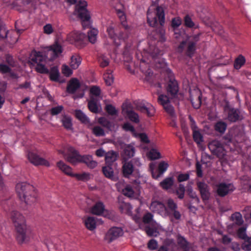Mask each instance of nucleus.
<instances>
[{
    "label": "nucleus",
    "mask_w": 251,
    "mask_h": 251,
    "mask_svg": "<svg viewBox=\"0 0 251 251\" xmlns=\"http://www.w3.org/2000/svg\"><path fill=\"white\" fill-rule=\"evenodd\" d=\"M147 22L149 25L152 27H155L158 25V22L160 26L155 29L151 33L152 38L158 42H164L166 40L165 30L163 27L165 23V13L162 7L158 6L154 12H147Z\"/></svg>",
    "instance_id": "obj_1"
},
{
    "label": "nucleus",
    "mask_w": 251,
    "mask_h": 251,
    "mask_svg": "<svg viewBox=\"0 0 251 251\" xmlns=\"http://www.w3.org/2000/svg\"><path fill=\"white\" fill-rule=\"evenodd\" d=\"M11 218L17 231V240L19 244L27 241L30 234V230L25 224L24 217L17 211L11 213Z\"/></svg>",
    "instance_id": "obj_2"
},
{
    "label": "nucleus",
    "mask_w": 251,
    "mask_h": 251,
    "mask_svg": "<svg viewBox=\"0 0 251 251\" xmlns=\"http://www.w3.org/2000/svg\"><path fill=\"white\" fill-rule=\"evenodd\" d=\"M16 191L20 200L27 204L31 205L36 201V192L34 187L29 183L25 182L17 183Z\"/></svg>",
    "instance_id": "obj_3"
},
{
    "label": "nucleus",
    "mask_w": 251,
    "mask_h": 251,
    "mask_svg": "<svg viewBox=\"0 0 251 251\" xmlns=\"http://www.w3.org/2000/svg\"><path fill=\"white\" fill-rule=\"evenodd\" d=\"M87 7V2L85 0H80L76 4L74 12V15H77L82 21V25L84 28L88 27V25L86 23L90 19V15Z\"/></svg>",
    "instance_id": "obj_4"
},
{
    "label": "nucleus",
    "mask_w": 251,
    "mask_h": 251,
    "mask_svg": "<svg viewBox=\"0 0 251 251\" xmlns=\"http://www.w3.org/2000/svg\"><path fill=\"white\" fill-rule=\"evenodd\" d=\"M142 165L139 158H134L130 160H124L123 162L122 173L123 176L129 178L132 173L137 170Z\"/></svg>",
    "instance_id": "obj_5"
},
{
    "label": "nucleus",
    "mask_w": 251,
    "mask_h": 251,
    "mask_svg": "<svg viewBox=\"0 0 251 251\" xmlns=\"http://www.w3.org/2000/svg\"><path fill=\"white\" fill-rule=\"evenodd\" d=\"M165 73L168 80L167 87L168 93L172 97H174L177 95L178 91V83L175 79L174 74L171 69H166Z\"/></svg>",
    "instance_id": "obj_6"
},
{
    "label": "nucleus",
    "mask_w": 251,
    "mask_h": 251,
    "mask_svg": "<svg viewBox=\"0 0 251 251\" xmlns=\"http://www.w3.org/2000/svg\"><path fill=\"white\" fill-rule=\"evenodd\" d=\"M67 39L70 43L75 45L78 48H81L85 44L87 36L83 33L74 31L68 35Z\"/></svg>",
    "instance_id": "obj_7"
},
{
    "label": "nucleus",
    "mask_w": 251,
    "mask_h": 251,
    "mask_svg": "<svg viewBox=\"0 0 251 251\" xmlns=\"http://www.w3.org/2000/svg\"><path fill=\"white\" fill-rule=\"evenodd\" d=\"M60 153H62L65 159L71 164H75L79 162L81 155L72 147H68L66 151H60Z\"/></svg>",
    "instance_id": "obj_8"
},
{
    "label": "nucleus",
    "mask_w": 251,
    "mask_h": 251,
    "mask_svg": "<svg viewBox=\"0 0 251 251\" xmlns=\"http://www.w3.org/2000/svg\"><path fill=\"white\" fill-rule=\"evenodd\" d=\"M208 148L213 155L219 158H223L226 154L223 145L218 140H215L210 142L208 144Z\"/></svg>",
    "instance_id": "obj_9"
},
{
    "label": "nucleus",
    "mask_w": 251,
    "mask_h": 251,
    "mask_svg": "<svg viewBox=\"0 0 251 251\" xmlns=\"http://www.w3.org/2000/svg\"><path fill=\"white\" fill-rule=\"evenodd\" d=\"M224 110L227 113V119L230 122L234 123L243 119L240 110L237 108L230 107L228 103L225 106Z\"/></svg>",
    "instance_id": "obj_10"
},
{
    "label": "nucleus",
    "mask_w": 251,
    "mask_h": 251,
    "mask_svg": "<svg viewBox=\"0 0 251 251\" xmlns=\"http://www.w3.org/2000/svg\"><path fill=\"white\" fill-rule=\"evenodd\" d=\"M135 105L137 110L146 114L148 117H151L154 114V107L145 101H137L135 102Z\"/></svg>",
    "instance_id": "obj_11"
},
{
    "label": "nucleus",
    "mask_w": 251,
    "mask_h": 251,
    "mask_svg": "<svg viewBox=\"0 0 251 251\" xmlns=\"http://www.w3.org/2000/svg\"><path fill=\"white\" fill-rule=\"evenodd\" d=\"M235 189L232 183L221 182L217 185L216 193L221 197H224Z\"/></svg>",
    "instance_id": "obj_12"
},
{
    "label": "nucleus",
    "mask_w": 251,
    "mask_h": 251,
    "mask_svg": "<svg viewBox=\"0 0 251 251\" xmlns=\"http://www.w3.org/2000/svg\"><path fill=\"white\" fill-rule=\"evenodd\" d=\"M123 230L121 227L114 226L110 228L106 232L104 239L108 243L113 242L119 237L123 235Z\"/></svg>",
    "instance_id": "obj_13"
},
{
    "label": "nucleus",
    "mask_w": 251,
    "mask_h": 251,
    "mask_svg": "<svg viewBox=\"0 0 251 251\" xmlns=\"http://www.w3.org/2000/svg\"><path fill=\"white\" fill-rule=\"evenodd\" d=\"M28 160L35 166L44 165L47 167L50 166V163L46 159L40 157L36 153L29 151L27 154Z\"/></svg>",
    "instance_id": "obj_14"
},
{
    "label": "nucleus",
    "mask_w": 251,
    "mask_h": 251,
    "mask_svg": "<svg viewBox=\"0 0 251 251\" xmlns=\"http://www.w3.org/2000/svg\"><path fill=\"white\" fill-rule=\"evenodd\" d=\"M200 34L194 35L188 41V46L186 54L189 57H192L196 50V44L200 39Z\"/></svg>",
    "instance_id": "obj_15"
},
{
    "label": "nucleus",
    "mask_w": 251,
    "mask_h": 251,
    "mask_svg": "<svg viewBox=\"0 0 251 251\" xmlns=\"http://www.w3.org/2000/svg\"><path fill=\"white\" fill-rule=\"evenodd\" d=\"M201 93L200 90H195L190 92V100L193 107L198 109L201 104Z\"/></svg>",
    "instance_id": "obj_16"
},
{
    "label": "nucleus",
    "mask_w": 251,
    "mask_h": 251,
    "mask_svg": "<svg viewBox=\"0 0 251 251\" xmlns=\"http://www.w3.org/2000/svg\"><path fill=\"white\" fill-rule=\"evenodd\" d=\"M167 207L169 211L167 212L169 215H172L175 219L179 220L181 218V214L180 212L176 210L177 205L175 203L174 200L172 199H169L167 201Z\"/></svg>",
    "instance_id": "obj_17"
},
{
    "label": "nucleus",
    "mask_w": 251,
    "mask_h": 251,
    "mask_svg": "<svg viewBox=\"0 0 251 251\" xmlns=\"http://www.w3.org/2000/svg\"><path fill=\"white\" fill-rule=\"evenodd\" d=\"M197 184L203 201H208L210 195L208 185L204 182L201 181L198 182Z\"/></svg>",
    "instance_id": "obj_18"
},
{
    "label": "nucleus",
    "mask_w": 251,
    "mask_h": 251,
    "mask_svg": "<svg viewBox=\"0 0 251 251\" xmlns=\"http://www.w3.org/2000/svg\"><path fill=\"white\" fill-rule=\"evenodd\" d=\"M48 52H50L52 54L50 59L57 58L63 51L62 46L57 42H55L53 44L48 47Z\"/></svg>",
    "instance_id": "obj_19"
},
{
    "label": "nucleus",
    "mask_w": 251,
    "mask_h": 251,
    "mask_svg": "<svg viewBox=\"0 0 251 251\" xmlns=\"http://www.w3.org/2000/svg\"><path fill=\"white\" fill-rule=\"evenodd\" d=\"M140 69L141 71L145 74V80L150 83H152L153 82V72L151 69L149 67V65L146 64L143 60L142 61V64L140 65Z\"/></svg>",
    "instance_id": "obj_20"
},
{
    "label": "nucleus",
    "mask_w": 251,
    "mask_h": 251,
    "mask_svg": "<svg viewBox=\"0 0 251 251\" xmlns=\"http://www.w3.org/2000/svg\"><path fill=\"white\" fill-rule=\"evenodd\" d=\"M30 60L32 63L37 64L45 62L46 58L40 51H33L30 56Z\"/></svg>",
    "instance_id": "obj_21"
},
{
    "label": "nucleus",
    "mask_w": 251,
    "mask_h": 251,
    "mask_svg": "<svg viewBox=\"0 0 251 251\" xmlns=\"http://www.w3.org/2000/svg\"><path fill=\"white\" fill-rule=\"evenodd\" d=\"M79 163H84L91 169L95 168L98 164L96 161L93 160L92 156L90 155H81Z\"/></svg>",
    "instance_id": "obj_22"
},
{
    "label": "nucleus",
    "mask_w": 251,
    "mask_h": 251,
    "mask_svg": "<svg viewBox=\"0 0 251 251\" xmlns=\"http://www.w3.org/2000/svg\"><path fill=\"white\" fill-rule=\"evenodd\" d=\"M169 165L165 161H161L159 163L158 167V169L156 172H152V176L155 179H157L168 168Z\"/></svg>",
    "instance_id": "obj_23"
},
{
    "label": "nucleus",
    "mask_w": 251,
    "mask_h": 251,
    "mask_svg": "<svg viewBox=\"0 0 251 251\" xmlns=\"http://www.w3.org/2000/svg\"><path fill=\"white\" fill-rule=\"evenodd\" d=\"M135 153L134 147L131 145H126L123 151V157L124 160H128L133 157Z\"/></svg>",
    "instance_id": "obj_24"
},
{
    "label": "nucleus",
    "mask_w": 251,
    "mask_h": 251,
    "mask_svg": "<svg viewBox=\"0 0 251 251\" xmlns=\"http://www.w3.org/2000/svg\"><path fill=\"white\" fill-rule=\"evenodd\" d=\"M118 153L113 151L107 152L105 154V164L113 165L118 158Z\"/></svg>",
    "instance_id": "obj_25"
},
{
    "label": "nucleus",
    "mask_w": 251,
    "mask_h": 251,
    "mask_svg": "<svg viewBox=\"0 0 251 251\" xmlns=\"http://www.w3.org/2000/svg\"><path fill=\"white\" fill-rule=\"evenodd\" d=\"M79 81L76 78H72L67 87V91L69 93L74 94L80 87Z\"/></svg>",
    "instance_id": "obj_26"
},
{
    "label": "nucleus",
    "mask_w": 251,
    "mask_h": 251,
    "mask_svg": "<svg viewBox=\"0 0 251 251\" xmlns=\"http://www.w3.org/2000/svg\"><path fill=\"white\" fill-rule=\"evenodd\" d=\"M123 111L126 115L130 121L136 124L139 123L140 120L139 115L134 111L125 108H123Z\"/></svg>",
    "instance_id": "obj_27"
},
{
    "label": "nucleus",
    "mask_w": 251,
    "mask_h": 251,
    "mask_svg": "<svg viewBox=\"0 0 251 251\" xmlns=\"http://www.w3.org/2000/svg\"><path fill=\"white\" fill-rule=\"evenodd\" d=\"M105 210L104 205L101 201L96 202L91 208V212L96 215H101Z\"/></svg>",
    "instance_id": "obj_28"
},
{
    "label": "nucleus",
    "mask_w": 251,
    "mask_h": 251,
    "mask_svg": "<svg viewBox=\"0 0 251 251\" xmlns=\"http://www.w3.org/2000/svg\"><path fill=\"white\" fill-rule=\"evenodd\" d=\"M57 166L65 174L74 177L75 174L72 172V168L66 165L63 161H59L57 163Z\"/></svg>",
    "instance_id": "obj_29"
},
{
    "label": "nucleus",
    "mask_w": 251,
    "mask_h": 251,
    "mask_svg": "<svg viewBox=\"0 0 251 251\" xmlns=\"http://www.w3.org/2000/svg\"><path fill=\"white\" fill-rule=\"evenodd\" d=\"M123 27V30H121L119 33L118 38L117 42L121 43V41H126V40L129 37V28L127 25Z\"/></svg>",
    "instance_id": "obj_30"
},
{
    "label": "nucleus",
    "mask_w": 251,
    "mask_h": 251,
    "mask_svg": "<svg viewBox=\"0 0 251 251\" xmlns=\"http://www.w3.org/2000/svg\"><path fill=\"white\" fill-rule=\"evenodd\" d=\"M88 107L91 112L94 113H98L99 108L97 99L93 96H90V100L88 103Z\"/></svg>",
    "instance_id": "obj_31"
},
{
    "label": "nucleus",
    "mask_w": 251,
    "mask_h": 251,
    "mask_svg": "<svg viewBox=\"0 0 251 251\" xmlns=\"http://www.w3.org/2000/svg\"><path fill=\"white\" fill-rule=\"evenodd\" d=\"M61 122L63 127L67 130L73 129L72 119L68 115H64L62 116Z\"/></svg>",
    "instance_id": "obj_32"
},
{
    "label": "nucleus",
    "mask_w": 251,
    "mask_h": 251,
    "mask_svg": "<svg viewBox=\"0 0 251 251\" xmlns=\"http://www.w3.org/2000/svg\"><path fill=\"white\" fill-rule=\"evenodd\" d=\"M106 32L109 37L111 39L113 40L115 44L117 46H119L120 45V42H117V38L118 36L117 34L115 33V29L112 25H110L107 27Z\"/></svg>",
    "instance_id": "obj_33"
},
{
    "label": "nucleus",
    "mask_w": 251,
    "mask_h": 251,
    "mask_svg": "<svg viewBox=\"0 0 251 251\" xmlns=\"http://www.w3.org/2000/svg\"><path fill=\"white\" fill-rule=\"evenodd\" d=\"M84 224L88 229L93 231L96 228V219L93 217H88L84 220Z\"/></svg>",
    "instance_id": "obj_34"
},
{
    "label": "nucleus",
    "mask_w": 251,
    "mask_h": 251,
    "mask_svg": "<svg viewBox=\"0 0 251 251\" xmlns=\"http://www.w3.org/2000/svg\"><path fill=\"white\" fill-rule=\"evenodd\" d=\"M98 62L100 67H106L109 64V57L108 55L105 54H101L99 55L98 57Z\"/></svg>",
    "instance_id": "obj_35"
},
{
    "label": "nucleus",
    "mask_w": 251,
    "mask_h": 251,
    "mask_svg": "<svg viewBox=\"0 0 251 251\" xmlns=\"http://www.w3.org/2000/svg\"><path fill=\"white\" fill-rule=\"evenodd\" d=\"M176 241L178 245L183 250L189 249V243L184 236L178 234L176 236Z\"/></svg>",
    "instance_id": "obj_36"
},
{
    "label": "nucleus",
    "mask_w": 251,
    "mask_h": 251,
    "mask_svg": "<svg viewBox=\"0 0 251 251\" xmlns=\"http://www.w3.org/2000/svg\"><path fill=\"white\" fill-rule=\"evenodd\" d=\"M48 74L50 75L49 77L51 81L54 82L59 81L60 74L57 67H52Z\"/></svg>",
    "instance_id": "obj_37"
},
{
    "label": "nucleus",
    "mask_w": 251,
    "mask_h": 251,
    "mask_svg": "<svg viewBox=\"0 0 251 251\" xmlns=\"http://www.w3.org/2000/svg\"><path fill=\"white\" fill-rule=\"evenodd\" d=\"M174 184L173 177H169L160 182V186L164 190L170 189Z\"/></svg>",
    "instance_id": "obj_38"
},
{
    "label": "nucleus",
    "mask_w": 251,
    "mask_h": 251,
    "mask_svg": "<svg viewBox=\"0 0 251 251\" xmlns=\"http://www.w3.org/2000/svg\"><path fill=\"white\" fill-rule=\"evenodd\" d=\"M75 113V117L82 123L86 124L89 123V118L81 110H76Z\"/></svg>",
    "instance_id": "obj_39"
},
{
    "label": "nucleus",
    "mask_w": 251,
    "mask_h": 251,
    "mask_svg": "<svg viewBox=\"0 0 251 251\" xmlns=\"http://www.w3.org/2000/svg\"><path fill=\"white\" fill-rule=\"evenodd\" d=\"M245 57L242 54H240L234 60V67L236 70H239L245 64Z\"/></svg>",
    "instance_id": "obj_40"
},
{
    "label": "nucleus",
    "mask_w": 251,
    "mask_h": 251,
    "mask_svg": "<svg viewBox=\"0 0 251 251\" xmlns=\"http://www.w3.org/2000/svg\"><path fill=\"white\" fill-rule=\"evenodd\" d=\"M81 62L80 57L77 55H74L71 57L70 65L73 69H76L80 65Z\"/></svg>",
    "instance_id": "obj_41"
},
{
    "label": "nucleus",
    "mask_w": 251,
    "mask_h": 251,
    "mask_svg": "<svg viewBox=\"0 0 251 251\" xmlns=\"http://www.w3.org/2000/svg\"><path fill=\"white\" fill-rule=\"evenodd\" d=\"M102 172L105 177L113 179L114 171L112 165H106L102 167Z\"/></svg>",
    "instance_id": "obj_42"
},
{
    "label": "nucleus",
    "mask_w": 251,
    "mask_h": 251,
    "mask_svg": "<svg viewBox=\"0 0 251 251\" xmlns=\"http://www.w3.org/2000/svg\"><path fill=\"white\" fill-rule=\"evenodd\" d=\"M98 31L95 28L91 29L88 32V35L87 39H88L89 41L92 44H94L97 40V35Z\"/></svg>",
    "instance_id": "obj_43"
},
{
    "label": "nucleus",
    "mask_w": 251,
    "mask_h": 251,
    "mask_svg": "<svg viewBox=\"0 0 251 251\" xmlns=\"http://www.w3.org/2000/svg\"><path fill=\"white\" fill-rule=\"evenodd\" d=\"M226 127L227 124L223 121H219L214 126L215 130L221 134H223L225 132Z\"/></svg>",
    "instance_id": "obj_44"
},
{
    "label": "nucleus",
    "mask_w": 251,
    "mask_h": 251,
    "mask_svg": "<svg viewBox=\"0 0 251 251\" xmlns=\"http://www.w3.org/2000/svg\"><path fill=\"white\" fill-rule=\"evenodd\" d=\"M231 219L238 226L242 225L244 222L242 215L239 212H235L232 214Z\"/></svg>",
    "instance_id": "obj_45"
},
{
    "label": "nucleus",
    "mask_w": 251,
    "mask_h": 251,
    "mask_svg": "<svg viewBox=\"0 0 251 251\" xmlns=\"http://www.w3.org/2000/svg\"><path fill=\"white\" fill-rule=\"evenodd\" d=\"M112 71L107 70V72L103 74V78L107 86H110L113 82L114 77L112 74Z\"/></svg>",
    "instance_id": "obj_46"
},
{
    "label": "nucleus",
    "mask_w": 251,
    "mask_h": 251,
    "mask_svg": "<svg viewBox=\"0 0 251 251\" xmlns=\"http://www.w3.org/2000/svg\"><path fill=\"white\" fill-rule=\"evenodd\" d=\"M148 158L151 160H155L160 158V153L155 149H151L147 154Z\"/></svg>",
    "instance_id": "obj_47"
},
{
    "label": "nucleus",
    "mask_w": 251,
    "mask_h": 251,
    "mask_svg": "<svg viewBox=\"0 0 251 251\" xmlns=\"http://www.w3.org/2000/svg\"><path fill=\"white\" fill-rule=\"evenodd\" d=\"M90 174L88 173H83L82 174H75L74 177L78 180L88 181L90 179Z\"/></svg>",
    "instance_id": "obj_48"
},
{
    "label": "nucleus",
    "mask_w": 251,
    "mask_h": 251,
    "mask_svg": "<svg viewBox=\"0 0 251 251\" xmlns=\"http://www.w3.org/2000/svg\"><path fill=\"white\" fill-rule=\"evenodd\" d=\"M35 70L37 72L42 74H48L49 73V70L43 63L37 64L35 67Z\"/></svg>",
    "instance_id": "obj_49"
},
{
    "label": "nucleus",
    "mask_w": 251,
    "mask_h": 251,
    "mask_svg": "<svg viewBox=\"0 0 251 251\" xmlns=\"http://www.w3.org/2000/svg\"><path fill=\"white\" fill-rule=\"evenodd\" d=\"M116 13L120 20L122 26H125L126 25H127L126 22V17L124 12L120 9H118L116 10Z\"/></svg>",
    "instance_id": "obj_50"
},
{
    "label": "nucleus",
    "mask_w": 251,
    "mask_h": 251,
    "mask_svg": "<svg viewBox=\"0 0 251 251\" xmlns=\"http://www.w3.org/2000/svg\"><path fill=\"white\" fill-rule=\"evenodd\" d=\"M92 133L97 137L104 136L105 132L102 128L100 126H95L92 129Z\"/></svg>",
    "instance_id": "obj_51"
},
{
    "label": "nucleus",
    "mask_w": 251,
    "mask_h": 251,
    "mask_svg": "<svg viewBox=\"0 0 251 251\" xmlns=\"http://www.w3.org/2000/svg\"><path fill=\"white\" fill-rule=\"evenodd\" d=\"M6 62L8 65L12 67H16L17 65V62L13 57L9 54H7L5 56Z\"/></svg>",
    "instance_id": "obj_52"
},
{
    "label": "nucleus",
    "mask_w": 251,
    "mask_h": 251,
    "mask_svg": "<svg viewBox=\"0 0 251 251\" xmlns=\"http://www.w3.org/2000/svg\"><path fill=\"white\" fill-rule=\"evenodd\" d=\"M193 137L194 141L197 144H200L203 142V137L199 130L193 132Z\"/></svg>",
    "instance_id": "obj_53"
},
{
    "label": "nucleus",
    "mask_w": 251,
    "mask_h": 251,
    "mask_svg": "<svg viewBox=\"0 0 251 251\" xmlns=\"http://www.w3.org/2000/svg\"><path fill=\"white\" fill-rule=\"evenodd\" d=\"M185 188L184 185L180 184L176 190V193L179 199H183L184 196Z\"/></svg>",
    "instance_id": "obj_54"
},
{
    "label": "nucleus",
    "mask_w": 251,
    "mask_h": 251,
    "mask_svg": "<svg viewBox=\"0 0 251 251\" xmlns=\"http://www.w3.org/2000/svg\"><path fill=\"white\" fill-rule=\"evenodd\" d=\"M184 23L185 26L189 28H192L195 25L194 23L188 15H186L184 17Z\"/></svg>",
    "instance_id": "obj_55"
},
{
    "label": "nucleus",
    "mask_w": 251,
    "mask_h": 251,
    "mask_svg": "<svg viewBox=\"0 0 251 251\" xmlns=\"http://www.w3.org/2000/svg\"><path fill=\"white\" fill-rule=\"evenodd\" d=\"M158 102L162 106L170 103V100L168 96L164 95H160L158 98Z\"/></svg>",
    "instance_id": "obj_56"
},
{
    "label": "nucleus",
    "mask_w": 251,
    "mask_h": 251,
    "mask_svg": "<svg viewBox=\"0 0 251 251\" xmlns=\"http://www.w3.org/2000/svg\"><path fill=\"white\" fill-rule=\"evenodd\" d=\"M105 110L107 113L111 116L117 115V111L112 104H107L105 106Z\"/></svg>",
    "instance_id": "obj_57"
},
{
    "label": "nucleus",
    "mask_w": 251,
    "mask_h": 251,
    "mask_svg": "<svg viewBox=\"0 0 251 251\" xmlns=\"http://www.w3.org/2000/svg\"><path fill=\"white\" fill-rule=\"evenodd\" d=\"M63 108L64 107L62 105L53 107L50 110V113L52 116L57 115L62 112Z\"/></svg>",
    "instance_id": "obj_58"
},
{
    "label": "nucleus",
    "mask_w": 251,
    "mask_h": 251,
    "mask_svg": "<svg viewBox=\"0 0 251 251\" xmlns=\"http://www.w3.org/2000/svg\"><path fill=\"white\" fill-rule=\"evenodd\" d=\"M182 23L180 18L176 17L172 19L171 21V25L174 28H176L179 27Z\"/></svg>",
    "instance_id": "obj_59"
},
{
    "label": "nucleus",
    "mask_w": 251,
    "mask_h": 251,
    "mask_svg": "<svg viewBox=\"0 0 251 251\" xmlns=\"http://www.w3.org/2000/svg\"><path fill=\"white\" fill-rule=\"evenodd\" d=\"M123 194L128 197H131L133 196L134 191L130 186H127L123 190Z\"/></svg>",
    "instance_id": "obj_60"
},
{
    "label": "nucleus",
    "mask_w": 251,
    "mask_h": 251,
    "mask_svg": "<svg viewBox=\"0 0 251 251\" xmlns=\"http://www.w3.org/2000/svg\"><path fill=\"white\" fill-rule=\"evenodd\" d=\"M8 31L5 27V26L2 25V22L0 19V38H5L7 37Z\"/></svg>",
    "instance_id": "obj_61"
},
{
    "label": "nucleus",
    "mask_w": 251,
    "mask_h": 251,
    "mask_svg": "<svg viewBox=\"0 0 251 251\" xmlns=\"http://www.w3.org/2000/svg\"><path fill=\"white\" fill-rule=\"evenodd\" d=\"M90 93L91 95V96L98 97L100 95V89L98 86H93L91 88Z\"/></svg>",
    "instance_id": "obj_62"
},
{
    "label": "nucleus",
    "mask_w": 251,
    "mask_h": 251,
    "mask_svg": "<svg viewBox=\"0 0 251 251\" xmlns=\"http://www.w3.org/2000/svg\"><path fill=\"white\" fill-rule=\"evenodd\" d=\"M246 228L245 227H241L237 230V234L238 237L242 239H245L247 237L246 233Z\"/></svg>",
    "instance_id": "obj_63"
},
{
    "label": "nucleus",
    "mask_w": 251,
    "mask_h": 251,
    "mask_svg": "<svg viewBox=\"0 0 251 251\" xmlns=\"http://www.w3.org/2000/svg\"><path fill=\"white\" fill-rule=\"evenodd\" d=\"M145 230L147 235L149 236H156L158 233V232L156 229L151 227L150 226L146 227Z\"/></svg>",
    "instance_id": "obj_64"
}]
</instances>
